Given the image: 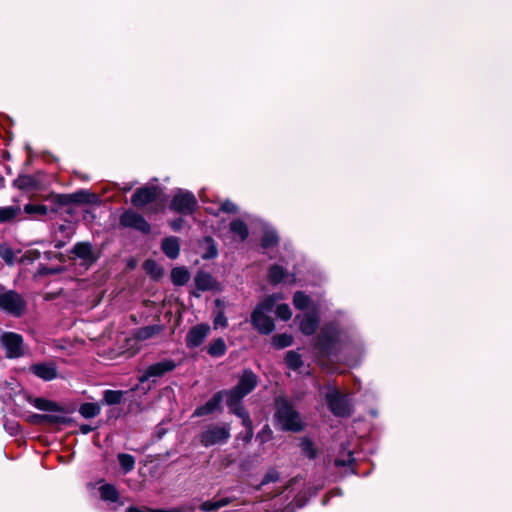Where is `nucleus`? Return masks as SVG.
<instances>
[{"instance_id": "864d4df0", "label": "nucleus", "mask_w": 512, "mask_h": 512, "mask_svg": "<svg viewBox=\"0 0 512 512\" xmlns=\"http://www.w3.org/2000/svg\"><path fill=\"white\" fill-rule=\"evenodd\" d=\"M127 512H144V511H142V510H140V509H138L136 507H129L127 509Z\"/></svg>"}, {"instance_id": "dca6fc26", "label": "nucleus", "mask_w": 512, "mask_h": 512, "mask_svg": "<svg viewBox=\"0 0 512 512\" xmlns=\"http://www.w3.org/2000/svg\"><path fill=\"white\" fill-rule=\"evenodd\" d=\"M31 371L39 378L50 381L57 376V369L53 363H41L31 366Z\"/></svg>"}, {"instance_id": "a19ab883", "label": "nucleus", "mask_w": 512, "mask_h": 512, "mask_svg": "<svg viewBox=\"0 0 512 512\" xmlns=\"http://www.w3.org/2000/svg\"><path fill=\"white\" fill-rule=\"evenodd\" d=\"M16 183H17L18 187L22 188V189H28L33 186V180L30 176L19 177L16 180Z\"/></svg>"}, {"instance_id": "f3484780", "label": "nucleus", "mask_w": 512, "mask_h": 512, "mask_svg": "<svg viewBox=\"0 0 512 512\" xmlns=\"http://www.w3.org/2000/svg\"><path fill=\"white\" fill-rule=\"evenodd\" d=\"M233 500L234 498L231 497L215 496L213 499L203 502L199 508L205 512H214L229 505Z\"/></svg>"}, {"instance_id": "6ab92c4d", "label": "nucleus", "mask_w": 512, "mask_h": 512, "mask_svg": "<svg viewBox=\"0 0 512 512\" xmlns=\"http://www.w3.org/2000/svg\"><path fill=\"white\" fill-rule=\"evenodd\" d=\"M163 331L162 325H149L145 327H141L133 333L134 338L139 341H144L147 339H150L158 334H160Z\"/></svg>"}, {"instance_id": "603ef678", "label": "nucleus", "mask_w": 512, "mask_h": 512, "mask_svg": "<svg viewBox=\"0 0 512 512\" xmlns=\"http://www.w3.org/2000/svg\"><path fill=\"white\" fill-rule=\"evenodd\" d=\"M181 224H182V220L179 219V220L173 221L171 223V227H172L173 230H179L180 227H181Z\"/></svg>"}, {"instance_id": "423d86ee", "label": "nucleus", "mask_w": 512, "mask_h": 512, "mask_svg": "<svg viewBox=\"0 0 512 512\" xmlns=\"http://www.w3.org/2000/svg\"><path fill=\"white\" fill-rule=\"evenodd\" d=\"M325 401L335 416L345 417L351 414V405L347 396L342 395L335 387L327 388Z\"/></svg>"}, {"instance_id": "f704fd0d", "label": "nucleus", "mask_w": 512, "mask_h": 512, "mask_svg": "<svg viewBox=\"0 0 512 512\" xmlns=\"http://www.w3.org/2000/svg\"><path fill=\"white\" fill-rule=\"evenodd\" d=\"M310 298L303 292H296L293 297V304L297 309L303 310L308 307Z\"/></svg>"}, {"instance_id": "7ed1b4c3", "label": "nucleus", "mask_w": 512, "mask_h": 512, "mask_svg": "<svg viewBox=\"0 0 512 512\" xmlns=\"http://www.w3.org/2000/svg\"><path fill=\"white\" fill-rule=\"evenodd\" d=\"M257 385V376L251 370H244L236 387L226 393L228 406L236 405L249 394Z\"/></svg>"}, {"instance_id": "aec40b11", "label": "nucleus", "mask_w": 512, "mask_h": 512, "mask_svg": "<svg viewBox=\"0 0 512 512\" xmlns=\"http://www.w3.org/2000/svg\"><path fill=\"white\" fill-rule=\"evenodd\" d=\"M194 281L197 289L201 291L212 290L216 286L214 278L209 273L204 271L198 272L194 278Z\"/></svg>"}, {"instance_id": "5701e85b", "label": "nucleus", "mask_w": 512, "mask_h": 512, "mask_svg": "<svg viewBox=\"0 0 512 512\" xmlns=\"http://www.w3.org/2000/svg\"><path fill=\"white\" fill-rule=\"evenodd\" d=\"M24 212L32 216L33 218H39L45 216L49 209L47 206L42 204H26L24 206Z\"/></svg>"}, {"instance_id": "20e7f679", "label": "nucleus", "mask_w": 512, "mask_h": 512, "mask_svg": "<svg viewBox=\"0 0 512 512\" xmlns=\"http://www.w3.org/2000/svg\"><path fill=\"white\" fill-rule=\"evenodd\" d=\"M230 426L228 424L207 425L199 434V442L204 447L224 444L230 438Z\"/></svg>"}, {"instance_id": "72a5a7b5", "label": "nucleus", "mask_w": 512, "mask_h": 512, "mask_svg": "<svg viewBox=\"0 0 512 512\" xmlns=\"http://www.w3.org/2000/svg\"><path fill=\"white\" fill-rule=\"evenodd\" d=\"M123 398L122 391L106 390L104 392V401L108 405H115L121 402Z\"/></svg>"}, {"instance_id": "9d476101", "label": "nucleus", "mask_w": 512, "mask_h": 512, "mask_svg": "<svg viewBox=\"0 0 512 512\" xmlns=\"http://www.w3.org/2000/svg\"><path fill=\"white\" fill-rule=\"evenodd\" d=\"M120 224L124 227L137 229L143 233L150 231L148 222L138 213L128 210L120 217Z\"/></svg>"}, {"instance_id": "c756f323", "label": "nucleus", "mask_w": 512, "mask_h": 512, "mask_svg": "<svg viewBox=\"0 0 512 512\" xmlns=\"http://www.w3.org/2000/svg\"><path fill=\"white\" fill-rule=\"evenodd\" d=\"M33 405L42 411H60V407L55 402L44 398H36L33 401Z\"/></svg>"}, {"instance_id": "0eeeda50", "label": "nucleus", "mask_w": 512, "mask_h": 512, "mask_svg": "<svg viewBox=\"0 0 512 512\" xmlns=\"http://www.w3.org/2000/svg\"><path fill=\"white\" fill-rule=\"evenodd\" d=\"M0 343L4 347L8 358H19L25 354V346L20 334L5 332L0 337Z\"/></svg>"}, {"instance_id": "37998d69", "label": "nucleus", "mask_w": 512, "mask_h": 512, "mask_svg": "<svg viewBox=\"0 0 512 512\" xmlns=\"http://www.w3.org/2000/svg\"><path fill=\"white\" fill-rule=\"evenodd\" d=\"M214 326L217 327H226L227 326V318L225 317L222 310H219L217 315L214 318Z\"/></svg>"}, {"instance_id": "cd10ccee", "label": "nucleus", "mask_w": 512, "mask_h": 512, "mask_svg": "<svg viewBox=\"0 0 512 512\" xmlns=\"http://www.w3.org/2000/svg\"><path fill=\"white\" fill-rule=\"evenodd\" d=\"M226 352V344L223 339L214 340L208 347V353L213 357H219Z\"/></svg>"}, {"instance_id": "a878e982", "label": "nucleus", "mask_w": 512, "mask_h": 512, "mask_svg": "<svg viewBox=\"0 0 512 512\" xmlns=\"http://www.w3.org/2000/svg\"><path fill=\"white\" fill-rule=\"evenodd\" d=\"M230 230L237 236H239L240 240H245L248 237V228L247 225L242 220H234L230 223Z\"/></svg>"}, {"instance_id": "7c9ffc66", "label": "nucleus", "mask_w": 512, "mask_h": 512, "mask_svg": "<svg viewBox=\"0 0 512 512\" xmlns=\"http://www.w3.org/2000/svg\"><path fill=\"white\" fill-rule=\"evenodd\" d=\"M286 276L285 270L279 265H273L268 274L269 281L273 284L280 283Z\"/></svg>"}, {"instance_id": "ea45409f", "label": "nucleus", "mask_w": 512, "mask_h": 512, "mask_svg": "<svg viewBox=\"0 0 512 512\" xmlns=\"http://www.w3.org/2000/svg\"><path fill=\"white\" fill-rule=\"evenodd\" d=\"M0 256L7 264H12L14 261L13 251L9 247L1 246L0 247Z\"/></svg>"}, {"instance_id": "4d7b16f0", "label": "nucleus", "mask_w": 512, "mask_h": 512, "mask_svg": "<svg viewBox=\"0 0 512 512\" xmlns=\"http://www.w3.org/2000/svg\"><path fill=\"white\" fill-rule=\"evenodd\" d=\"M215 304H216V306H217V307H219V308H220V307H221V305H222V302H221V300L217 299V300L215 301Z\"/></svg>"}, {"instance_id": "2eb2a0df", "label": "nucleus", "mask_w": 512, "mask_h": 512, "mask_svg": "<svg viewBox=\"0 0 512 512\" xmlns=\"http://www.w3.org/2000/svg\"><path fill=\"white\" fill-rule=\"evenodd\" d=\"M61 199L60 202L63 204L66 203H95L98 201V198L95 194L89 193L85 190L77 191L73 194L66 195V196H59Z\"/></svg>"}, {"instance_id": "bb28decb", "label": "nucleus", "mask_w": 512, "mask_h": 512, "mask_svg": "<svg viewBox=\"0 0 512 512\" xmlns=\"http://www.w3.org/2000/svg\"><path fill=\"white\" fill-rule=\"evenodd\" d=\"M117 458H118L119 464H120L121 468L123 469L124 473H128L134 469V467H135L134 456L127 454V453H119Z\"/></svg>"}, {"instance_id": "c03bdc74", "label": "nucleus", "mask_w": 512, "mask_h": 512, "mask_svg": "<svg viewBox=\"0 0 512 512\" xmlns=\"http://www.w3.org/2000/svg\"><path fill=\"white\" fill-rule=\"evenodd\" d=\"M45 420H46V423L59 424V423H64L66 421V418L63 415L46 414Z\"/></svg>"}, {"instance_id": "79ce46f5", "label": "nucleus", "mask_w": 512, "mask_h": 512, "mask_svg": "<svg viewBox=\"0 0 512 512\" xmlns=\"http://www.w3.org/2000/svg\"><path fill=\"white\" fill-rule=\"evenodd\" d=\"M279 479V474L275 470L268 471L263 480L261 481V485L268 484L270 482H276Z\"/></svg>"}, {"instance_id": "6e6d98bb", "label": "nucleus", "mask_w": 512, "mask_h": 512, "mask_svg": "<svg viewBox=\"0 0 512 512\" xmlns=\"http://www.w3.org/2000/svg\"><path fill=\"white\" fill-rule=\"evenodd\" d=\"M148 512H167V509L149 510Z\"/></svg>"}, {"instance_id": "ddd939ff", "label": "nucleus", "mask_w": 512, "mask_h": 512, "mask_svg": "<svg viewBox=\"0 0 512 512\" xmlns=\"http://www.w3.org/2000/svg\"><path fill=\"white\" fill-rule=\"evenodd\" d=\"M73 253L74 255L81 259L85 264H92L94 263L98 255L94 251L93 246L89 242H78L73 247Z\"/></svg>"}, {"instance_id": "9b49d317", "label": "nucleus", "mask_w": 512, "mask_h": 512, "mask_svg": "<svg viewBox=\"0 0 512 512\" xmlns=\"http://www.w3.org/2000/svg\"><path fill=\"white\" fill-rule=\"evenodd\" d=\"M210 332L208 324H198L193 326L186 335V345L188 348H196L200 346Z\"/></svg>"}, {"instance_id": "58836bf2", "label": "nucleus", "mask_w": 512, "mask_h": 512, "mask_svg": "<svg viewBox=\"0 0 512 512\" xmlns=\"http://www.w3.org/2000/svg\"><path fill=\"white\" fill-rule=\"evenodd\" d=\"M276 315L280 319L286 321L291 318L292 312L290 310V307L287 304H280L276 308Z\"/></svg>"}, {"instance_id": "4468645a", "label": "nucleus", "mask_w": 512, "mask_h": 512, "mask_svg": "<svg viewBox=\"0 0 512 512\" xmlns=\"http://www.w3.org/2000/svg\"><path fill=\"white\" fill-rule=\"evenodd\" d=\"M299 320V327L302 333L305 335H312L315 333L319 318L316 312L305 313L296 317Z\"/></svg>"}, {"instance_id": "13d9d810", "label": "nucleus", "mask_w": 512, "mask_h": 512, "mask_svg": "<svg viewBox=\"0 0 512 512\" xmlns=\"http://www.w3.org/2000/svg\"><path fill=\"white\" fill-rule=\"evenodd\" d=\"M303 445L305 446V448L308 449V447L311 445L308 441L304 442Z\"/></svg>"}, {"instance_id": "4be33fe9", "label": "nucleus", "mask_w": 512, "mask_h": 512, "mask_svg": "<svg viewBox=\"0 0 512 512\" xmlns=\"http://www.w3.org/2000/svg\"><path fill=\"white\" fill-rule=\"evenodd\" d=\"M100 496L105 501L117 502L119 494L111 484H104L99 488Z\"/></svg>"}, {"instance_id": "1a4fd4ad", "label": "nucleus", "mask_w": 512, "mask_h": 512, "mask_svg": "<svg viewBox=\"0 0 512 512\" xmlns=\"http://www.w3.org/2000/svg\"><path fill=\"white\" fill-rule=\"evenodd\" d=\"M196 204V198L191 192L179 190L175 194L170 208L183 214H190L194 211Z\"/></svg>"}, {"instance_id": "393cba45", "label": "nucleus", "mask_w": 512, "mask_h": 512, "mask_svg": "<svg viewBox=\"0 0 512 512\" xmlns=\"http://www.w3.org/2000/svg\"><path fill=\"white\" fill-rule=\"evenodd\" d=\"M171 279L175 285H184L189 280V273L185 268L177 267L171 271Z\"/></svg>"}, {"instance_id": "412c9836", "label": "nucleus", "mask_w": 512, "mask_h": 512, "mask_svg": "<svg viewBox=\"0 0 512 512\" xmlns=\"http://www.w3.org/2000/svg\"><path fill=\"white\" fill-rule=\"evenodd\" d=\"M162 250L165 255L171 259H175L179 255V241L176 237H167L162 242Z\"/></svg>"}, {"instance_id": "09e8293b", "label": "nucleus", "mask_w": 512, "mask_h": 512, "mask_svg": "<svg viewBox=\"0 0 512 512\" xmlns=\"http://www.w3.org/2000/svg\"><path fill=\"white\" fill-rule=\"evenodd\" d=\"M45 418H46V414H35V415L31 416L32 422H34L36 424L46 423Z\"/></svg>"}, {"instance_id": "c85d7f7f", "label": "nucleus", "mask_w": 512, "mask_h": 512, "mask_svg": "<svg viewBox=\"0 0 512 512\" xmlns=\"http://www.w3.org/2000/svg\"><path fill=\"white\" fill-rule=\"evenodd\" d=\"M79 413L84 418H93L99 415L100 407L95 403H84L80 406Z\"/></svg>"}, {"instance_id": "b1692460", "label": "nucleus", "mask_w": 512, "mask_h": 512, "mask_svg": "<svg viewBox=\"0 0 512 512\" xmlns=\"http://www.w3.org/2000/svg\"><path fill=\"white\" fill-rule=\"evenodd\" d=\"M21 213L20 206H7L0 208V222H8Z\"/></svg>"}, {"instance_id": "39448f33", "label": "nucleus", "mask_w": 512, "mask_h": 512, "mask_svg": "<svg viewBox=\"0 0 512 512\" xmlns=\"http://www.w3.org/2000/svg\"><path fill=\"white\" fill-rule=\"evenodd\" d=\"M26 308V303L22 296L13 290H6L0 285V310L13 316H21Z\"/></svg>"}, {"instance_id": "f257e3e1", "label": "nucleus", "mask_w": 512, "mask_h": 512, "mask_svg": "<svg viewBox=\"0 0 512 512\" xmlns=\"http://www.w3.org/2000/svg\"><path fill=\"white\" fill-rule=\"evenodd\" d=\"M281 299V295L274 294L265 298L259 303L251 314V322L255 329L262 334H270L275 326L273 320L269 316L275 303Z\"/></svg>"}, {"instance_id": "bf43d9fd", "label": "nucleus", "mask_w": 512, "mask_h": 512, "mask_svg": "<svg viewBox=\"0 0 512 512\" xmlns=\"http://www.w3.org/2000/svg\"><path fill=\"white\" fill-rule=\"evenodd\" d=\"M309 456H310L311 458H312V457H314V453H313V452H311V453L309 454Z\"/></svg>"}, {"instance_id": "8fccbe9b", "label": "nucleus", "mask_w": 512, "mask_h": 512, "mask_svg": "<svg viewBox=\"0 0 512 512\" xmlns=\"http://www.w3.org/2000/svg\"><path fill=\"white\" fill-rule=\"evenodd\" d=\"M167 512H190V509L187 506H180L167 509Z\"/></svg>"}, {"instance_id": "f8f14e48", "label": "nucleus", "mask_w": 512, "mask_h": 512, "mask_svg": "<svg viewBox=\"0 0 512 512\" xmlns=\"http://www.w3.org/2000/svg\"><path fill=\"white\" fill-rule=\"evenodd\" d=\"M159 195V189L156 186L142 187L136 190L131 198V202L136 207H142L153 202Z\"/></svg>"}, {"instance_id": "473e14b6", "label": "nucleus", "mask_w": 512, "mask_h": 512, "mask_svg": "<svg viewBox=\"0 0 512 512\" xmlns=\"http://www.w3.org/2000/svg\"><path fill=\"white\" fill-rule=\"evenodd\" d=\"M293 343V338L288 334H278L273 336L272 344L274 347L281 349L290 346Z\"/></svg>"}, {"instance_id": "49530a36", "label": "nucleus", "mask_w": 512, "mask_h": 512, "mask_svg": "<svg viewBox=\"0 0 512 512\" xmlns=\"http://www.w3.org/2000/svg\"><path fill=\"white\" fill-rule=\"evenodd\" d=\"M244 427L246 429L245 433L243 435L240 434L238 437L241 438L244 443H249L253 437V426L250 424L249 426Z\"/></svg>"}, {"instance_id": "4c0bfd02", "label": "nucleus", "mask_w": 512, "mask_h": 512, "mask_svg": "<svg viewBox=\"0 0 512 512\" xmlns=\"http://www.w3.org/2000/svg\"><path fill=\"white\" fill-rule=\"evenodd\" d=\"M278 242V237L275 231L273 230H267L264 232V235L262 237V246L264 248H268L271 246L276 245Z\"/></svg>"}, {"instance_id": "e433bc0d", "label": "nucleus", "mask_w": 512, "mask_h": 512, "mask_svg": "<svg viewBox=\"0 0 512 512\" xmlns=\"http://www.w3.org/2000/svg\"><path fill=\"white\" fill-rule=\"evenodd\" d=\"M229 407L232 409L235 415L241 418L243 426H249L250 424H252V421L250 420L248 413L244 410L243 407L239 405V402L236 405Z\"/></svg>"}, {"instance_id": "de8ad7c7", "label": "nucleus", "mask_w": 512, "mask_h": 512, "mask_svg": "<svg viewBox=\"0 0 512 512\" xmlns=\"http://www.w3.org/2000/svg\"><path fill=\"white\" fill-rule=\"evenodd\" d=\"M353 461H354V458L352 457V454L349 453L347 459H336L335 465L336 466H347V465L352 464Z\"/></svg>"}, {"instance_id": "f03ea898", "label": "nucleus", "mask_w": 512, "mask_h": 512, "mask_svg": "<svg viewBox=\"0 0 512 512\" xmlns=\"http://www.w3.org/2000/svg\"><path fill=\"white\" fill-rule=\"evenodd\" d=\"M275 418L281 430L296 432L302 429V421L299 414L286 400L277 401Z\"/></svg>"}, {"instance_id": "5fc2aeb1", "label": "nucleus", "mask_w": 512, "mask_h": 512, "mask_svg": "<svg viewBox=\"0 0 512 512\" xmlns=\"http://www.w3.org/2000/svg\"><path fill=\"white\" fill-rule=\"evenodd\" d=\"M216 254H217L216 249H215V248H213V249H211V251H210L209 257H214V256H216Z\"/></svg>"}, {"instance_id": "c9c22d12", "label": "nucleus", "mask_w": 512, "mask_h": 512, "mask_svg": "<svg viewBox=\"0 0 512 512\" xmlns=\"http://www.w3.org/2000/svg\"><path fill=\"white\" fill-rule=\"evenodd\" d=\"M144 269L148 274H150L154 278H158L162 275L161 268L152 259H148L144 262Z\"/></svg>"}, {"instance_id": "a211bd4d", "label": "nucleus", "mask_w": 512, "mask_h": 512, "mask_svg": "<svg viewBox=\"0 0 512 512\" xmlns=\"http://www.w3.org/2000/svg\"><path fill=\"white\" fill-rule=\"evenodd\" d=\"M222 398L221 393L215 394L211 399H209L204 405L198 407L193 416L201 417L204 415L212 414L216 411L220 405Z\"/></svg>"}, {"instance_id": "2f4dec72", "label": "nucleus", "mask_w": 512, "mask_h": 512, "mask_svg": "<svg viewBox=\"0 0 512 512\" xmlns=\"http://www.w3.org/2000/svg\"><path fill=\"white\" fill-rule=\"evenodd\" d=\"M285 361L287 366L292 370L299 369L303 364L301 356L295 351H288Z\"/></svg>"}, {"instance_id": "6e6552de", "label": "nucleus", "mask_w": 512, "mask_h": 512, "mask_svg": "<svg viewBox=\"0 0 512 512\" xmlns=\"http://www.w3.org/2000/svg\"><path fill=\"white\" fill-rule=\"evenodd\" d=\"M176 368V363L172 359H164L157 363L149 365L143 373L138 377L140 384L156 378L164 376L166 373L173 371Z\"/></svg>"}, {"instance_id": "3c124183", "label": "nucleus", "mask_w": 512, "mask_h": 512, "mask_svg": "<svg viewBox=\"0 0 512 512\" xmlns=\"http://www.w3.org/2000/svg\"><path fill=\"white\" fill-rule=\"evenodd\" d=\"M79 429L83 434H88L93 430V428L90 425L86 424L81 425Z\"/></svg>"}, {"instance_id": "a18cd8bd", "label": "nucleus", "mask_w": 512, "mask_h": 512, "mask_svg": "<svg viewBox=\"0 0 512 512\" xmlns=\"http://www.w3.org/2000/svg\"><path fill=\"white\" fill-rule=\"evenodd\" d=\"M220 210L226 213H236L238 209L234 203H232L229 200H226L221 204Z\"/></svg>"}]
</instances>
